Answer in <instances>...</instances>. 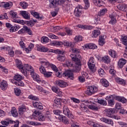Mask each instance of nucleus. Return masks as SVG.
<instances>
[{
	"label": "nucleus",
	"mask_w": 127,
	"mask_h": 127,
	"mask_svg": "<svg viewBox=\"0 0 127 127\" xmlns=\"http://www.w3.org/2000/svg\"><path fill=\"white\" fill-rule=\"evenodd\" d=\"M23 79V77L20 74H15L13 77V79H11V82L13 84L16 85V86H19V87H24V83L21 81Z\"/></svg>",
	"instance_id": "obj_1"
},
{
	"label": "nucleus",
	"mask_w": 127,
	"mask_h": 127,
	"mask_svg": "<svg viewBox=\"0 0 127 127\" xmlns=\"http://www.w3.org/2000/svg\"><path fill=\"white\" fill-rule=\"evenodd\" d=\"M15 63L16 67H17V68L20 70L21 73H23V75L26 77L27 76V74L26 73V69H25V66L23 65V64H22L21 61L18 59H16L15 60Z\"/></svg>",
	"instance_id": "obj_2"
},
{
	"label": "nucleus",
	"mask_w": 127,
	"mask_h": 127,
	"mask_svg": "<svg viewBox=\"0 0 127 127\" xmlns=\"http://www.w3.org/2000/svg\"><path fill=\"white\" fill-rule=\"evenodd\" d=\"M70 56L72 61L75 62V68L76 70V72H79L80 71V69H81V61L80 60V59L77 58L76 55L71 54Z\"/></svg>",
	"instance_id": "obj_3"
},
{
	"label": "nucleus",
	"mask_w": 127,
	"mask_h": 127,
	"mask_svg": "<svg viewBox=\"0 0 127 127\" xmlns=\"http://www.w3.org/2000/svg\"><path fill=\"white\" fill-rule=\"evenodd\" d=\"M50 8H56L59 5L64 4V0H49Z\"/></svg>",
	"instance_id": "obj_4"
},
{
	"label": "nucleus",
	"mask_w": 127,
	"mask_h": 127,
	"mask_svg": "<svg viewBox=\"0 0 127 127\" xmlns=\"http://www.w3.org/2000/svg\"><path fill=\"white\" fill-rule=\"evenodd\" d=\"M106 112V116H107V117H108L109 118H111L112 119H115V120H117V119H118V117L114 115V114H115L116 112V109L109 108L108 109H107Z\"/></svg>",
	"instance_id": "obj_5"
},
{
	"label": "nucleus",
	"mask_w": 127,
	"mask_h": 127,
	"mask_svg": "<svg viewBox=\"0 0 127 127\" xmlns=\"http://www.w3.org/2000/svg\"><path fill=\"white\" fill-rule=\"evenodd\" d=\"M32 117L33 118H36V117H38V119L40 122H44V121H45V117L43 115H40V112L35 110H34Z\"/></svg>",
	"instance_id": "obj_6"
},
{
	"label": "nucleus",
	"mask_w": 127,
	"mask_h": 127,
	"mask_svg": "<svg viewBox=\"0 0 127 127\" xmlns=\"http://www.w3.org/2000/svg\"><path fill=\"white\" fill-rule=\"evenodd\" d=\"M96 92H98V88L96 86H89L87 88V91L85 92V94L88 96H92V95L95 94Z\"/></svg>",
	"instance_id": "obj_7"
},
{
	"label": "nucleus",
	"mask_w": 127,
	"mask_h": 127,
	"mask_svg": "<svg viewBox=\"0 0 127 127\" xmlns=\"http://www.w3.org/2000/svg\"><path fill=\"white\" fill-rule=\"evenodd\" d=\"M55 54H58V56L57 57V60L59 61H64V52L59 50V49H56L55 50Z\"/></svg>",
	"instance_id": "obj_8"
},
{
	"label": "nucleus",
	"mask_w": 127,
	"mask_h": 127,
	"mask_svg": "<svg viewBox=\"0 0 127 127\" xmlns=\"http://www.w3.org/2000/svg\"><path fill=\"white\" fill-rule=\"evenodd\" d=\"M109 17L110 18V20L109 22L110 24H116L117 23V13L113 12L112 14L109 15Z\"/></svg>",
	"instance_id": "obj_9"
},
{
	"label": "nucleus",
	"mask_w": 127,
	"mask_h": 127,
	"mask_svg": "<svg viewBox=\"0 0 127 127\" xmlns=\"http://www.w3.org/2000/svg\"><path fill=\"white\" fill-rule=\"evenodd\" d=\"M83 7L81 5H78L75 8L74 14L75 16L79 17L82 15Z\"/></svg>",
	"instance_id": "obj_10"
},
{
	"label": "nucleus",
	"mask_w": 127,
	"mask_h": 127,
	"mask_svg": "<svg viewBox=\"0 0 127 127\" xmlns=\"http://www.w3.org/2000/svg\"><path fill=\"white\" fill-rule=\"evenodd\" d=\"M106 98L109 107H113V106H115L116 102H115V99L114 98V97H113V95L108 96Z\"/></svg>",
	"instance_id": "obj_11"
},
{
	"label": "nucleus",
	"mask_w": 127,
	"mask_h": 127,
	"mask_svg": "<svg viewBox=\"0 0 127 127\" xmlns=\"http://www.w3.org/2000/svg\"><path fill=\"white\" fill-rule=\"evenodd\" d=\"M12 6V2H0V7H4V8H10Z\"/></svg>",
	"instance_id": "obj_12"
},
{
	"label": "nucleus",
	"mask_w": 127,
	"mask_h": 127,
	"mask_svg": "<svg viewBox=\"0 0 127 127\" xmlns=\"http://www.w3.org/2000/svg\"><path fill=\"white\" fill-rule=\"evenodd\" d=\"M70 0H64V4L65 5V10L67 12H70L71 10V5H70Z\"/></svg>",
	"instance_id": "obj_13"
},
{
	"label": "nucleus",
	"mask_w": 127,
	"mask_h": 127,
	"mask_svg": "<svg viewBox=\"0 0 127 127\" xmlns=\"http://www.w3.org/2000/svg\"><path fill=\"white\" fill-rule=\"evenodd\" d=\"M84 47L86 49H97L98 47L95 44L87 43L84 45Z\"/></svg>",
	"instance_id": "obj_14"
},
{
	"label": "nucleus",
	"mask_w": 127,
	"mask_h": 127,
	"mask_svg": "<svg viewBox=\"0 0 127 127\" xmlns=\"http://www.w3.org/2000/svg\"><path fill=\"white\" fill-rule=\"evenodd\" d=\"M37 50L40 52H48L49 49L41 45H37Z\"/></svg>",
	"instance_id": "obj_15"
},
{
	"label": "nucleus",
	"mask_w": 127,
	"mask_h": 127,
	"mask_svg": "<svg viewBox=\"0 0 127 127\" xmlns=\"http://www.w3.org/2000/svg\"><path fill=\"white\" fill-rule=\"evenodd\" d=\"M64 74L65 77H67L68 79H70V80H74V75H73V72H72L71 70H67L65 71Z\"/></svg>",
	"instance_id": "obj_16"
},
{
	"label": "nucleus",
	"mask_w": 127,
	"mask_h": 127,
	"mask_svg": "<svg viewBox=\"0 0 127 127\" xmlns=\"http://www.w3.org/2000/svg\"><path fill=\"white\" fill-rule=\"evenodd\" d=\"M31 76L34 81H36L37 83H41V79H40V77H39V75L36 72L32 73Z\"/></svg>",
	"instance_id": "obj_17"
},
{
	"label": "nucleus",
	"mask_w": 127,
	"mask_h": 127,
	"mask_svg": "<svg viewBox=\"0 0 127 127\" xmlns=\"http://www.w3.org/2000/svg\"><path fill=\"white\" fill-rule=\"evenodd\" d=\"M20 13L24 19H27V20L30 19V14L27 11H21Z\"/></svg>",
	"instance_id": "obj_18"
},
{
	"label": "nucleus",
	"mask_w": 127,
	"mask_h": 127,
	"mask_svg": "<svg viewBox=\"0 0 127 127\" xmlns=\"http://www.w3.org/2000/svg\"><path fill=\"white\" fill-rule=\"evenodd\" d=\"M25 70H26L27 76V71H28V72H29L30 73L31 75V74H34V73H35V71H34V69H33V67L32 66L29 65L28 64H27V65L25 68Z\"/></svg>",
	"instance_id": "obj_19"
},
{
	"label": "nucleus",
	"mask_w": 127,
	"mask_h": 127,
	"mask_svg": "<svg viewBox=\"0 0 127 127\" xmlns=\"http://www.w3.org/2000/svg\"><path fill=\"white\" fill-rule=\"evenodd\" d=\"M115 81L118 84L122 85V86H126V80L123 78L120 77H116Z\"/></svg>",
	"instance_id": "obj_20"
},
{
	"label": "nucleus",
	"mask_w": 127,
	"mask_h": 127,
	"mask_svg": "<svg viewBox=\"0 0 127 127\" xmlns=\"http://www.w3.org/2000/svg\"><path fill=\"white\" fill-rule=\"evenodd\" d=\"M99 45L100 46H104L106 44V39H105L104 36H100L98 40Z\"/></svg>",
	"instance_id": "obj_21"
},
{
	"label": "nucleus",
	"mask_w": 127,
	"mask_h": 127,
	"mask_svg": "<svg viewBox=\"0 0 127 127\" xmlns=\"http://www.w3.org/2000/svg\"><path fill=\"white\" fill-rule=\"evenodd\" d=\"M108 53L112 58H118V54L116 51L110 49L108 51Z\"/></svg>",
	"instance_id": "obj_22"
},
{
	"label": "nucleus",
	"mask_w": 127,
	"mask_h": 127,
	"mask_svg": "<svg viewBox=\"0 0 127 127\" xmlns=\"http://www.w3.org/2000/svg\"><path fill=\"white\" fill-rule=\"evenodd\" d=\"M127 64V60L124 59H121L118 62V66L119 68H123L125 65Z\"/></svg>",
	"instance_id": "obj_23"
},
{
	"label": "nucleus",
	"mask_w": 127,
	"mask_h": 127,
	"mask_svg": "<svg viewBox=\"0 0 127 127\" xmlns=\"http://www.w3.org/2000/svg\"><path fill=\"white\" fill-rule=\"evenodd\" d=\"M33 106L34 107V108H36L38 110H43V106H42V104L40 102H34L33 103Z\"/></svg>",
	"instance_id": "obj_24"
},
{
	"label": "nucleus",
	"mask_w": 127,
	"mask_h": 127,
	"mask_svg": "<svg viewBox=\"0 0 127 127\" xmlns=\"http://www.w3.org/2000/svg\"><path fill=\"white\" fill-rule=\"evenodd\" d=\"M51 45L53 46H57V47H61L63 45V42L58 41H54L51 42Z\"/></svg>",
	"instance_id": "obj_25"
},
{
	"label": "nucleus",
	"mask_w": 127,
	"mask_h": 127,
	"mask_svg": "<svg viewBox=\"0 0 127 127\" xmlns=\"http://www.w3.org/2000/svg\"><path fill=\"white\" fill-rule=\"evenodd\" d=\"M0 87L1 90H2V91H5V89L7 88V82H6L5 80H3L0 83Z\"/></svg>",
	"instance_id": "obj_26"
},
{
	"label": "nucleus",
	"mask_w": 127,
	"mask_h": 127,
	"mask_svg": "<svg viewBox=\"0 0 127 127\" xmlns=\"http://www.w3.org/2000/svg\"><path fill=\"white\" fill-rule=\"evenodd\" d=\"M18 110L19 115H22V114L26 111V107H25V105H24V104H22L19 106Z\"/></svg>",
	"instance_id": "obj_27"
},
{
	"label": "nucleus",
	"mask_w": 127,
	"mask_h": 127,
	"mask_svg": "<svg viewBox=\"0 0 127 127\" xmlns=\"http://www.w3.org/2000/svg\"><path fill=\"white\" fill-rule=\"evenodd\" d=\"M101 34V31L98 29L94 30L92 32V37L96 38Z\"/></svg>",
	"instance_id": "obj_28"
},
{
	"label": "nucleus",
	"mask_w": 127,
	"mask_h": 127,
	"mask_svg": "<svg viewBox=\"0 0 127 127\" xmlns=\"http://www.w3.org/2000/svg\"><path fill=\"white\" fill-rule=\"evenodd\" d=\"M93 2L95 5L99 6V7L104 4V1L103 0H93Z\"/></svg>",
	"instance_id": "obj_29"
},
{
	"label": "nucleus",
	"mask_w": 127,
	"mask_h": 127,
	"mask_svg": "<svg viewBox=\"0 0 127 127\" xmlns=\"http://www.w3.org/2000/svg\"><path fill=\"white\" fill-rule=\"evenodd\" d=\"M102 62L105 64H109L111 62V59L108 56H104L102 58Z\"/></svg>",
	"instance_id": "obj_30"
},
{
	"label": "nucleus",
	"mask_w": 127,
	"mask_h": 127,
	"mask_svg": "<svg viewBox=\"0 0 127 127\" xmlns=\"http://www.w3.org/2000/svg\"><path fill=\"white\" fill-rule=\"evenodd\" d=\"M54 113L55 115H57L58 116V119L60 120V121H62V122H63L64 116L62 115H60V111L57 110L54 111Z\"/></svg>",
	"instance_id": "obj_31"
},
{
	"label": "nucleus",
	"mask_w": 127,
	"mask_h": 127,
	"mask_svg": "<svg viewBox=\"0 0 127 127\" xmlns=\"http://www.w3.org/2000/svg\"><path fill=\"white\" fill-rule=\"evenodd\" d=\"M115 99L117 101H119V102H121L123 104H125L127 102V99L124 97L117 96H115Z\"/></svg>",
	"instance_id": "obj_32"
},
{
	"label": "nucleus",
	"mask_w": 127,
	"mask_h": 127,
	"mask_svg": "<svg viewBox=\"0 0 127 127\" xmlns=\"http://www.w3.org/2000/svg\"><path fill=\"white\" fill-rule=\"evenodd\" d=\"M100 82H101L102 86H103V87H105V88H108V87L110 86V83H109V81H108L106 79H101Z\"/></svg>",
	"instance_id": "obj_33"
},
{
	"label": "nucleus",
	"mask_w": 127,
	"mask_h": 127,
	"mask_svg": "<svg viewBox=\"0 0 127 127\" xmlns=\"http://www.w3.org/2000/svg\"><path fill=\"white\" fill-rule=\"evenodd\" d=\"M88 66L92 73H95L96 72V68H95V66H96V64L88 63Z\"/></svg>",
	"instance_id": "obj_34"
},
{
	"label": "nucleus",
	"mask_w": 127,
	"mask_h": 127,
	"mask_svg": "<svg viewBox=\"0 0 127 127\" xmlns=\"http://www.w3.org/2000/svg\"><path fill=\"white\" fill-rule=\"evenodd\" d=\"M19 28V26L15 24L14 26H12V27H11L9 29V31L10 32H15L16 31H17V30H18Z\"/></svg>",
	"instance_id": "obj_35"
},
{
	"label": "nucleus",
	"mask_w": 127,
	"mask_h": 127,
	"mask_svg": "<svg viewBox=\"0 0 127 127\" xmlns=\"http://www.w3.org/2000/svg\"><path fill=\"white\" fill-rule=\"evenodd\" d=\"M8 51V54L10 56V57H13L14 56V52L13 51V49L9 47H7L6 48Z\"/></svg>",
	"instance_id": "obj_36"
},
{
	"label": "nucleus",
	"mask_w": 127,
	"mask_h": 127,
	"mask_svg": "<svg viewBox=\"0 0 127 127\" xmlns=\"http://www.w3.org/2000/svg\"><path fill=\"white\" fill-rule=\"evenodd\" d=\"M74 41L76 43H79L81 41H83V36L80 35L76 36L74 38Z\"/></svg>",
	"instance_id": "obj_37"
},
{
	"label": "nucleus",
	"mask_w": 127,
	"mask_h": 127,
	"mask_svg": "<svg viewBox=\"0 0 127 127\" xmlns=\"http://www.w3.org/2000/svg\"><path fill=\"white\" fill-rule=\"evenodd\" d=\"M11 115L13 117H14L15 118L17 117L18 116V113L17 112V110H16V108L15 107H13L11 110Z\"/></svg>",
	"instance_id": "obj_38"
},
{
	"label": "nucleus",
	"mask_w": 127,
	"mask_h": 127,
	"mask_svg": "<svg viewBox=\"0 0 127 127\" xmlns=\"http://www.w3.org/2000/svg\"><path fill=\"white\" fill-rule=\"evenodd\" d=\"M108 12V9L106 8L101 9L98 12L99 16H102V15H105L106 13Z\"/></svg>",
	"instance_id": "obj_39"
},
{
	"label": "nucleus",
	"mask_w": 127,
	"mask_h": 127,
	"mask_svg": "<svg viewBox=\"0 0 127 127\" xmlns=\"http://www.w3.org/2000/svg\"><path fill=\"white\" fill-rule=\"evenodd\" d=\"M64 115L68 117L69 119H73V118H74V116H73L72 114H71L70 110H69V109H66L65 110Z\"/></svg>",
	"instance_id": "obj_40"
},
{
	"label": "nucleus",
	"mask_w": 127,
	"mask_h": 127,
	"mask_svg": "<svg viewBox=\"0 0 127 127\" xmlns=\"http://www.w3.org/2000/svg\"><path fill=\"white\" fill-rule=\"evenodd\" d=\"M56 84L57 86H59L61 88H63L64 87V81L61 80H56Z\"/></svg>",
	"instance_id": "obj_41"
},
{
	"label": "nucleus",
	"mask_w": 127,
	"mask_h": 127,
	"mask_svg": "<svg viewBox=\"0 0 127 127\" xmlns=\"http://www.w3.org/2000/svg\"><path fill=\"white\" fill-rule=\"evenodd\" d=\"M88 108L92 111H98L99 110V108L95 104L88 105Z\"/></svg>",
	"instance_id": "obj_42"
},
{
	"label": "nucleus",
	"mask_w": 127,
	"mask_h": 127,
	"mask_svg": "<svg viewBox=\"0 0 127 127\" xmlns=\"http://www.w3.org/2000/svg\"><path fill=\"white\" fill-rule=\"evenodd\" d=\"M52 90L53 92H54L58 95H59L61 92L60 91V90L59 89V88L57 86H52Z\"/></svg>",
	"instance_id": "obj_43"
},
{
	"label": "nucleus",
	"mask_w": 127,
	"mask_h": 127,
	"mask_svg": "<svg viewBox=\"0 0 127 127\" xmlns=\"http://www.w3.org/2000/svg\"><path fill=\"white\" fill-rule=\"evenodd\" d=\"M41 42L43 44H46L49 42V39L47 37H43L41 38Z\"/></svg>",
	"instance_id": "obj_44"
},
{
	"label": "nucleus",
	"mask_w": 127,
	"mask_h": 127,
	"mask_svg": "<svg viewBox=\"0 0 127 127\" xmlns=\"http://www.w3.org/2000/svg\"><path fill=\"white\" fill-rule=\"evenodd\" d=\"M55 106L56 107H60L61 106V99L60 98H56L54 100Z\"/></svg>",
	"instance_id": "obj_45"
},
{
	"label": "nucleus",
	"mask_w": 127,
	"mask_h": 127,
	"mask_svg": "<svg viewBox=\"0 0 127 127\" xmlns=\"http://www.w3.org/2000/svg\"><path fill=\"white\" fill-rule=\"evenodd\" d=\"M25 30L26 31V33L28 34V35H33V32H32V30L28 27L25 26Z\"/></svg>",
	"instance_id": "obj_46"
},
{
	"label": "nucleus",
	"mask_w": 127,
	"mask_h": 127,
	"mask_svg": "<svg viewBox=\"0 0 127 127\" xmlns=\"http://www.w3.org/2000/svg\"><path fill=\"white\" fill-rule=\"evenodd\" d=\"M36 88L37 90L39 91V92L44 93V94H47V91L43 89V88H42V87H41V86L38 85L37 86Z\"/></svg>",
	"instance_id": "obj_47"
},
{
	"label": "nucleus",
	"mask_w": 127,
	"mask_h": 127,
	"mask_svg": "<svg viewBox=\"0 0 127 127\" xmlns=\"http://www.w3.org/2000/svg\"><path fill=\"white\" fill-rule=\"evenodd\" d=\"M34 47V45L32 43H30L29 45V46L28 48H25V51L26 53H29V51H31V49H33Z\"/></svg>",
	"instance_id": "obj_48"
},
{
	"label": "nucleus",
	"mask_w": 127,
	"mask_h": 127,
	"mask_svg": "<svg viewBox=\"0 0 127 127\" xmlns=\"http://www.w3.org/2000/svg\"><path fill=\"white\" fill-rule=\"evenodd\" d=\"M121 39L122 44H124V45H127V35L122 36Z\"/></svg>",
	"instance_id": "obj_49"
},
{
	"label": "nucleus",
	"mask_w": 127,
	"mask_h": 127,
	"mask_svg": "<svg viewBox=\"0 0 127 127\" xmlns=\"http://www.w3.org/2000/svg\"><path fill=\"white\" fill-rule=\"evenodd\" d=\"M76 27H78V28H81V29H83L84 30H88V25L78 24L76 25Z\"/></svg>",
	"instance_id": "obj_50"
},
{
	"label": "nucleus",
	"mask_w": 127,
	"mask_h": 127,
	"mask_svg": "<svg viewBox=\"0 0 127 127\" xmlns=\"http://www.w3.org/2000/svg\"><path fill=\"white\" fill-rule=\"evenodd\" d=\"M72 66H73V64L70 61H66L65 64H64V67H67V68H70Z\"/></svg>",
	"instance_id": "obj_51"
},
{
	"label": "nucleus",
	"mask_w": 127,
	"mask_h": 127,
	"mask_svg": "<svg viewBox=\"0 0 127 127\" xmlns=\"http://www.w3.org/2000/svg\"><path fill=\"white\" fill-rule=\"evenodd\" d=\"M31 14H32V15H33V16L35 17V18H37L38 19H39V18H40V15H39V13L37 12L33 11L31 12Z\"/></svg>",
	"instance_id": "obj_52"
},
{
	"label": "nucleus",
	"mask_w": 127,
	"mask_h": 127,
	"mask_svg": "<svg viewBox=\"0 0 127 127\" xmlns=\"http://www.w3.org/2000/svg\"><path fill=\"white\" fill-rule=\"evenodd\" d=\"M83 1L85 3L84 9H88L90 7V2L89 0H83Z\"/></svg>",
	"instance_id": "obj_53"
},
{
	"label": "nucleus",
	"mask_w": 127,
	"mask_h": 127,
	"mask_svg": "<svg viewBox=\"0 0 127 127\" xmlns=\"http://www.w3.org/2000/svg\"><path fill=\"white\" fill-rule=\"evenodd\" d=\"M53 73L52 72L47 71L43 75L45 78H50L52 76Z\"/></svg>",
	"instance_id": "obj_54"
},
{
	"label": "nucleus",
	"mask_w": 127,
	"mask_h": 127,
	"mask_svg": "<svg viewBox=\"0 0 127 127\" xmlns=\"http://www.w3.org/2000/svg\"><path fill=\"white\" fill-rule=\"evenodd\" d=\"M9 14L10 16H11L12 18H15V17H16V15H17V13H16V12L11 10L9 12Z\"/></svg>",
	"instance_id": "obj_55"
},
{
	"label": "nucleus",
	"mask_w": 127,
	"mask_h": 127,
	"mask_svg": "<svg viewBox=\"0 0 127 127\" xmlns=\"http://www.w3.org/2000/svg\"><path fill=\"white\" fill-rule=\"evenodd\" d=\"M97 102L98 104H100V105H102V106H107V101L103 99L98 100Z\"/></svg>",
	"instance_id": "obj_56"
},
{
	"label": "nucleus",
	"mask_w": 127,
	"mask_h": 127,
	"mask_svg": "<svg viewBox=\"0 0 127 127\" xmlns=\"http://www.w3.org/2000/svg\"><path fill=\"white\" fill-rule=\"evenodd\" d=\"M12 123V120H9L8 121H1V124L3 126H7L8 125L11 124Z\"/></svg>",
	"instance_id": "obj_57"
},
{
	"label": "nucleus",
	"mask_w": 127,
	"mask_h": 127,
	"mask_svg": "<svg viewBox=\"0 0 127 127\" xmlns=\"http://www.w3.org/2000/svg\"><path fill=\"white\" fill-rule=\"evenodd\" d=\"M20 5H21L23 8L25 9V8H27V6H28V4L26 2H21L20 3Z\"/></svg>",
	"instance_id": "obj_58"
},
{
	"label": "nucleus",
	"mask_w": 127,
	"mask_h": 127,
	"mask_svg": "<svg viewBox=\"0 0 127 127\" xmlns=\"http://www.w3.org/2000/svg\"><path fill=\"white\" fill-rule=\"evenodd\" d=\"M18 34H25L26 31H25V26L23 27L22 29L19 30L18 32Z\"/></svg>",
	"instance_id": "obj_59"
},
{
	"label": "nucleus",
	"mask_w": 127,
	"mask_h": 127,
	"mask_svg": "<svg viewBox=\"0 0 127 127\" xmlns=\"http://www.w3.org/2000/svg\"><path fill=\"white\" fill-rule=\"evenodd\" d=\"M14 91L16 96H19L21 93V90L19 88H14Z\"/></svg>",
	"instance_id": "obj_60"
},
{
	"label": "nucleus",
	"mask_w": 127,
	"mask_h": 127,
	"mask_svg": "<svg viewBox=\"0 0 127 127\" xmlns=\"http://www.w3.org/2000/svg\"><path fill=\"white\" fill-rule=\"evenodd\" d=\"M39 70L41 73L43 74V75L47 71L46 69H45V67L43 65H41V66H40Z\"/></svg>",
	"instance_id": "obj_61"
},
{
	"label": "nucleus",
	"mask_w": 127,
	"mask_h": 127,
	"mask_svg": "<svg viewBox=\"0 0 127 127\" xmlns=\"http://www.w3.org/2000/svg\"><path fill=\"white\" fill-rule=\"evenodd\" d=\"M48 36L52 39H58L59 38L58 36L53 34H48Z\"/></svg>",
	"instance_id": "obj_62"
},
{
	"label": "nucleus",
	"mask_w": 127,
	"mask_h": 127,
	"mask_svg": "<svg viewBox=\"0 0 127 127\" xmlns=\"http://www.w3.org/2000/svg\"><path fill=\"white\" fill-rule=\"evenodd\" d=\"M98 74L101 77H103L105 75V71L102 68L98 69Z\"/></svg>",
	"instance_id": "obj_63"
},
{
	"label": "nucleus",
	"mask_w": 127,
	"mask_h": 127,
	"mask_svg": "<svg viewBox=\"0 0 127 127\" xmlns=\"http://www.w3.org/2000/svg\"><path fill=\"white\" fill-rule=\"evenodd\" d=\"M120 9L121 10H123V11H127V4H124V5H121L120 6Z\"/></svg>",
	"instance_id": "obj_64"
}]
</instances>
